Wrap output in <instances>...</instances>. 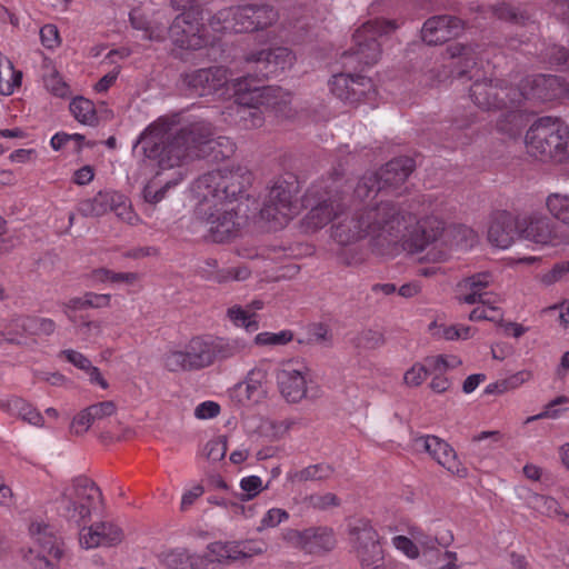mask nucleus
Here are the masks:
<instances>
[{"label":"nucleus","instance_id":"nucleus-39","mask_svg":"<svg viewBox=\"0 0 569 569\" xmlns=\"http://www.w3.org/2000/svg\"><path fill=\"white\" fill-rule=\"evenodd\" d=\"M227 319L237 328L247 332H254L259 329L258 315L250 312L241 305L230 306L226 311Z\"/></svg>","mask_w":569,"mask_h":569},{"label":"nucleus","instance_id":"nucleus-31","mask_svg":"<svg viewBox=\"0 0 569 569\" xmlns=\"http://www.w3.org/2000/svg\"><path fill=\"white\" fill-rule=\"evenodd\" d=\"M211 366L216 361L247 355L250 351L249 342L240 337L222 338L207 335Z\"/></svg>","mask_w":569,"mask_h":569},{"label":"nucleus","instance_id":"nucleus-35","mask_svg":"<svg viewBox=\"0 0 569 569\" xmlns=\"http://www.w3.org/2000/svg\"><path fill=\"white\" fill-rule=\"evenodd\" d=\"M520 237L536 244H548L553 241L551 221L546 217H530L525 228L520 229Z\"/></svg>","mask_w":569,"mask_h":569},{"label":"nucleus","instance_id":"nucleus-57","mask_svg":"<svg viewBox=\"0 0 569 569\" xmlns=\"http://www.w3.org/2000/svg\"><path fill=\"white\" fill-rule=\"evenodd\" d=\"M40 40L43 47L49 50L58 48L61 43L57 26L48 23L40 29Z\"/></svg>","mask_w":569,"mask_h":569},{"label":"nucleus","instance_id":"nucleus-63","mask_svg":"<svg viewBox=\"0 0 569 569\" xmlns=\"http://www.w3.org/2000/svg\"><path fill=\"white\" fill-rule=\"evenodd\" d=\"M61 353L70 363H72L78 369H80L84 372L88 369H90L91 361L81 352L72 350V349H68V350H63Z\"/></svg>","mask_w":569,"mask_h":569},{"label":"nucleus","instance_id":"nucleus-48","mask_svg":"<svg viewBox=\"0 0 569 569\" xmlns=\"http://www.w3.org/2000/svg\"><path fill=\"white\" fill-rule=\"evenodd\" d=\"M532 503H533V508L537 511H539L548 517H559V516L567 517V515L562 512L559 502L552 497L543 496V495H535L533 499H532Z\"/></svg>","mask_w":569,"mask_h":569},{"label":"nucleus","instance_id":"nucleus-43","mask_svg":"<svg viewBox=\"0 0 569 569\" xmlns=\"http://www.w3.org/2000/svg\"><path fill=\"white\" fill-rule=\"evenodd\" d=\"M333 475V468L328 463H317L308 466L293 476L298 481L326 480Z\"/></svg>","mask_w":569,"mask_h":569},{"label":"nucleus","instance_id":"nucleus-4","mask_svg":"<svg viewBox=\"0 0 569 569\" xmlns=\"http://www.w3.org/2000/svg\"><path fill=\"white\" fill-rule=\"evenodd\" d=\"M405 214V222L401 228L400 238L402 240V248L408 253H420L430 246L440 244L445 248H471L477 241V236L472 229L463 226L446 227L443 220L436 216H426L417 220L416 224L407 228V214Z\"/></svg>","mask_w":569,"mask_h":569},{"label":"nucleus","instance_id":"nucleus-1","mask_svg":"<svg viewBox=\"0 0 569 569\" xmlns=\"http://www.w3.org/2000/svg\"><path fill=\"white\" fill-rule=\"evenodd\" d=\"M211 122L199 117L173 113L159 117L137 138L133 148L142 146L144 162H154V177L143 187V199L152 204L160 202L168 189L184 179L182 167L193 158L203 156V148H220L221 158H229L236 150L226 137L213 139Z\"/></svg>","mask_w":569,"mask_h":569},{"label":"nucleus","instance_id":"nucleus-64","mask_svg":"<svg viewBox=\"0 0 569 569\" xmlns=\"http://www.w3.org/2000/svg\"><path fill=\"white\" fill-rule=\"evenodd\" d=\"M500 317H501V315L496 308H492V307L487 308L485 306L475 308L469 315V319L471 321H479V320L495 321Z\"/></svg>","mask_w":569,"mask_h":569},{"label":"nucleus","instance_id":"nucleus-22","mask_svg":"<svg viewBox=\"0 0 569 569\" xmlns=\"http://www.w3.org/2000/svg\"><path fill=\"white\" fill-rule=\"evenodd\" d=\"M286 540L307 553L317 555L333 549L336 538L329 528H308L306 530H289Z\"/></svg>","mask_w":569,"mask_h":569},{"label":"nucleus","instance_id":"nucleus-32","mask_svg":"<svg viewBox=\"0 0 569 569\" xmlns=\"http://www.w3.org/2000/svg\"><path fill=\"white\" fill-rule=\"evenodd\" d=\"M157 557L167 569H208L207 556L192 553L183 547L166 549Z\"/></svg>","mask_w":569,"mask_h":569},{"label":"nucleus","instance_id":"nucleus-7","mask_svg":"<svg viewBox=\"0 0 569 569\" xmlns=\"http://www.w3.org/2000/svg\"><path fill=\"white\" fill-rule=\"evenodd\" d=\"M279 19L278 12L267 4H246L219 10L209 20V28L217 34L263 30Z\"/></svg>","mask_w":569,"mask_h":569},{"label":"nucleus","instance_id":"nucleus-42","mask_svg":"<svg viewBox=\"0 0 569 569\" xmlns=\"http://www.w3.org/2000/svg\"><path fill=\"white\" fill-rule=\"evenodd\" d=\"M293 340V332L284 329L279 332L263 331L253 338V343L259 347H279L286 346Z\"/></svg>","mask_w":569,"mask_h":569},{"label":"nucleus","instance_id":"nucleus-8","mask_svg":"<svg viewBox=\"0 0 569 569\" xmlns=\"http://www.w3.org/2000/svg\"><path fill=\"white\" fill-rule=\"evenodd\" d=\"M100 502L99 487L87 477H78L62 491L58 510L68 522L79 527L91 519L92 510Z\"/></svg>","mask_w":569,"mask_h":569},{"label":"nucleus","instance_id":"nucleus-23","mask_svg":"<svg viewBox=\"0 0 569 569\" xmlns=\"http://www.w3.org/2000/svg\"><path fill=\"white\" fill-rule=\"evenodd\" d=\"M416 442L449 472L460 478L467 477V468L459 461L456 451L448 442L436 436H423L416 439Z\"/></svg>","mask_w":569,"mask_h":569},{"label":"nucleus","instance_id":"nucleus-58","mask_svg":"<svg viewBox=\"0 0 569 569\" xmlns=\"http://www.w3.org/2000/svg\"><path fill=\"white\" fill-rule=\"evenodd\" d=\"M88 409L91 412V418H93L96 422L101 421L108 417H111L117 412V406L111 400L91 405L88 407Z\"/></svg>","mask_w":569,"mask_h":569},{"label":"nucleus","instance_id":"nucleus-20","mask_svg":"<svg viewBox=\"0 0 569 569\" xmlns=\"http://www.w3.org/2000/svg\"><path fill=\"white\" fill-rule=\"evenodd\" d=\"M503 81L483 79L477 80L470 87V97L482 109H502L515 107L511 102L515 88L502 86Z\"/></svg>","mask_w":569,"mask_h":569},{"label":"nucleus","instance_id":"nucleus-18","mask_svg":"<svg viewBox=\"0 0 569 569\" xmlns=\"http://www.w3.org/2000/svg\"><path fill=\"white\" fill-rule=\"evenodd\" d=\"M309 368L299 361H287L276 372L280 395L289 403H298L307 396Z\"/></svg>","mask_w":569,"mask_h":569},{"label":"nucleus","instance_id":"nucleus-52","mask_svg":"<svg viewBox=\"0 0 569 569\" xmlns=\"http://www.w3.org/2000/svg\"><path fill=\"white\" fill-rule=\"evenodd\" d=\"M391 543L398 551L403 553L409 559L415 560L420 556L419 547L411 537L401 535L395 536L391 539Z\"/></svg>","mask_w":569,"mask_h":569},{"label":"nucleus","instance_id":"nucleus-47","mask_svg":"<svg viewBox=\"0 0 569 569\" xmlns=\"http://www.w3.org/2000/svg\"><path fill=\"white\" fill-rule=\"evenodd\" d=\"M93 278L101 282L110 281L113 283L123 282L133 284L138 281L139 274L136 272H114L106 268H100L93 271Z\"/></svg>","mask_w":569,"mask_h":569},{"label":"nucleus","instance_id":"nucleus-59","mask_svg":"<svg viewBox=\"0 0 569 569\" xmlns=\"http://www.w3.org/2000/svg\"><path fill=\"white\" fill-rule=\"evenodd\" d=\"M44 86L48 91L60 98L69 93V87L57 72H52L44 78Z\"/></svg>","mask_w":569,"mask_h":569},{"label":"nucleus","instance_id":"nucleus-27","mask_svg":"<svg viewBox=\"0 0 569 569\" xmlns=\"http://www.w3.org/2000/svg\"><path fill=\"white\" fill-rule=\"evenodd\" d=\"M123 539L122 530L110 521L83 526L79 531V543L83 549L112 547Z\"/></svg>","mask_w":569,"mask_h":569},{"label":"nucleus","instance_id":"nucleus-41","mask_svg":"<svg viewBox=\"0 0 569 569\" xmlns=\"http://www.w3.org/2000/svg\"><path fill=\"white\" fill-rule=\"evenodd\" d=\"M542 63L563 71L569 59V51L559 44H548L539 53Z\"/></svg>","mask_w":569,"mask_h":569},{"label":"nucleus","instance_id":"nucleus-46","mask_svg":"<svg viewBox=\"0 0 569 569\" xmlns=\"http://www.w3.org/2000/svg\"><path fill=\"white\" fill-rule=\"evenodd\" d=\"M21 326L31 335L49 336L56 330V323L49 318L28 317L22 319Z\"/></svg>","mask_w":569,"mask_h":569},{"label":"nucleus","instance_id":"nucleus-62","mask_svg":"<svg viewBox=\"0 0 569 569\" xmlns=\"http://www.w3.org/2000/svg\"><path fill=\"white\" fill-rule=\"evenodd\" d=\"M220 406L214 401H203L194 409V416L198 419H211L219 415Z\"/></svg>","mask_w":569,"mask_h":569},{"label":"nucleus","instance_id":"nucleus-37","mask_svg":"<svg viewBox=\"0 0 569 569\" xmlns=\"http://www.w3.org/2000/svg\"><path fill=\"white\" fill-rule=\"evenodd\" d=\"M22 72L8 58H0V94L11 96L21 86Z\"/></svg>","mask_w":569,"mask_h":569},{"label":"nucleus","instance_id":"nucleus-13","mask_svg":"<svg viewBox=\"0 0 569 569\" xmlns=\"http://www.w3.org/2000/svg\"><path fill=\"white\" fill-rule=\"evenodd\" d=\"M180 79L182 86L194 94L218 96L224 99L232 97V83L239 78L231 79V73L226 67L212 66L186 71Z\"/></svg>","mask_w":569,"mask_h":569},{"label":"nucleus","instance_id":"nucleus-25","mask_svg":"<svg viewBox=\"0 0 569 569\" xmlns=\"http://www.w3.org/2000/svg\"><path fill=\"white\" fill-rule=\"evenodd\" d=\"M461 365L456 356L438 355L425 358L423 362L413 363L403 375L408 387H419L430 373L447 372Z\"/></svg>","mask_w":569,"mask_h":569},{"label":"nucleus","instance_id":"nucleus-10","mask_svg":"<svg viewBox=\"0 0 569 569\" xmlns=\"http://www.w3.org/2000/svg\"><path fill=\"white\" fill-rule=\"evenodd\" d=\"M351 550L361 569H389L380 536L371 522L358 519L348 529Z\"/></svg>","mask_w":569,"mask_h":569},{"label":"nucleus","instance_id":"nucleus-30","mask_svg":"<svg viewBox=\"0 0 569 569\" xmlns=\"http://www.w3.org/2000/svg\"><path fill=\"white\" fill-rule=\"evenodd\" d=\"M493 282V276L488 272H478L467 277L457 284V299L460 303H485V290Z\"/></svg>","mask_w":569,"mask_h":569},{"label":"nucleus","instance_id":"nucleus-51","mask_svg":"<svg viewBox=\"0 0 569 569\" xmlns=\"http://www.w3.org/2000/svg\"><path fill=\"white\" fill-rule=\"evenodd\" d=\"M408 533L417 546L423 550H436L439 545L438 538L426 533L420 527L411 525L408 527Z\"/></svg>","mask_w":569,"mask_h":569},{"label":"nucleus","instance_id":"nucleus-3","mask_svg":"<svg viewBox=\"0 0 569 569\" xmlns=\"http://www.w3.org/2000/svg\"><path fill=\"white\" fill-rule=\"evenodd\" d=\"M403 222L401 207L391 201H381L351 213H347L343 207L340 219L332 224L331 237L341 246L369 238L378 253L385 254L398 244Z\"/></svg>","mask_w":569,"mask_h":569},{"label":"nucleus","instance_id":"nucleus-40","mask_svg":"<svg viewBox=\"0 0 569 569\" xmlns=\"http://www.w3.org/2000/svg\"><path fill=\"white\" fill-rule=\"evenodd\" d=\"M70 112L77 121L86 126H94L98 121L97 111L91 100L77 97L70 102Z\"/></svg>","mask_w":569,"mask_h":569},{"label":"nucleus","instance_id":"nucleus-53","mask_svg":"<svg viewBox=\"0 0 569 569\" xmlns=\"http://www.w3.org/2000/svg\"><path fill=\"white\" fill-rule=\"evenodd\" d=\"M227 439L217 437L209 440L204 446V455L211 461H220L227 453Z\"/></svg>","mask_w":569,"mask_h":569},{"label":"nucleus","instance_id":"nucleus-9","mask_svg":"<svg viewBox=\"0 0 569 569\" xmlns=\"http://www.w3.org/2000/svg\"><path fill=\"white\" fill-rule=\"evenodd\" d=\"M29 535L33 546L21 549L22 558L33 569H61L60 561L64 556L63 543L50 527L41 522H32Z\"/></svg>","mask_w":569,"mask_h":569},{"label":"nucleus","instance_id":"nucleus-33","mask_svg":"<svg viewBox=\"0 0 569 569\" xmlns=\"http://www.w3.org/2000/svg\"><path fill=\"white\" fill-rule=\"evenodd\" d=\"M415 162L409 157H400L390 160L378 172L383 189L397 188L401 186L411 174Z\"/></svg>","mask_w":569,"mask_h":569},{"label":"nucleus","instance_id":"nucleus-56","mask_svg":"<svg viewBox=\"0 0 569 569\" xmlns=\"http://www.w3.org/2000/svg\"><path fill=\"white\" fill-rule=\"evenodd\" d=\"M96 423V420L91 418V412L88 407L76 415L71 422V432L74 435L86 433L90 427Z\"/></svg>","mask_w":569,"mask_h":569},{"label":"nucleus","instance_id":"nucleus-24","mask_svg":"<svg viewBox=\"0 0 569 569\" xmlns=\"http://www.w3.org/2000/svg\"><path fill=\"white\" fill-rule=\"evenodd\" d=\"M463 30V22L449 14L433 16L421 28V38L429 46H438L458 37Z\"/></svg>","mask_w":569,"mask_h":569},{"label":"nucleus","instance_id":"nucleus-12","mask_svg":"<svg viewBox=\"0 0 569 569\" xmlns=\"http://www.w3.org/2000/svg\"><path fill=\"white\" fill-rule=\"evenodd\" d=\"M397 28L393 21L373 20L363 23L352 36V47L343 53L346 59L355 58L360 66L376 64L381 57L378 38Z\"/></svg>","mask_w":569,"mask_h":569},{"label":"nucleus","instance_id":"nucleus-49","mask_svg":"<svg viewBox=\"0 0 569 569\" xmlns=\"http://www.w3.org/2000/svg\"><path fill=\"white\" fill-rule=\"evenodd\" d=\"M291 427V422L288 420H264L260 425V432L262 436L270 440H279L283 438Z\"/></svg>","mask_w":569,"mask_h":569},{"label":"nucleus","instance_id":"nucleus-50","mask_svg":"<svg viewBox=\"0 0 569 569\" xmlns=\"http://www.w3.org/2000/svg\"><path fill=\"white\" fill-rule=\"evenodd\" d=\"M269 483L262 485V480L258 476L243 477L240 480V488L243 491L241 500H251L257 497L263 489H267Z\"/></svg>","mask_w":569,"mask_h":569},{"label":"nucleus","instance_id":"nucleus-17","mask_svg":"<svg viewBox=\"0 0 569 569\" xmlns=\"http://www.w3.org/2000/svg\"><path fill=\"white\" fill-rule=\"evenodd\" d=\"M299 212V206L292 201L291 191L283 186L274 184L260 210L261 218L270 223V228H282Z\"/></svg>","mask_w":569,"mask_h":569},{"label":"nucleus","instance_id":"nucleus-61","mask_svg":"<svg viewBox=\"0 0 569 569\" xmlns=\"http://www.w3.org/2000/svg\"><path fill=\"white\" fill-rule=\"evenodd\" d=\"M569 399L566 396H559L547 405L545 411L540 412L537 416L530 417L528 421L542 418L556 419L560 416V410L555 409V407L567 403Z\"/></svg>","mask_w":569,"mask_h":569},{"label":"nucleus","instance_id":"nucleus-15","mask_svg":"<svg viewBox=\"0 0 569 569\" xmlns=\"http://www.w3.org/2000/svg\"><path fill=\"white\" fill-rule=\"evenodd\" d=\"M77 211L86 218H100L108 212H114L119 219L129 224H136L139 221L128 198L111 189L101 190L93 197L81 200Z\"/></svg>","mask_w":569,"mask_h":569},{"label":"nucleus","instance_id":"nucleus-29","mask_svg":"<svg viewBox=\"0 0 569 569\" xmlns=\"http://www.w3.org/2000/svg\"><path fill=\"white\" fill-rule=\"evenodd\" d=\"M518 234L520 236V223L513 214L507 211L495 214L488 230V240L492 246L508 249Z\"/></svg>","mask_w":569,"mask_h":569},{"label":"nucleus","instance_id":"nucleus-6","mask_svg":"<svg viewBox=\"0 0 569 569\" xmlns=\"http://www.w3.org/2000/svg\"><path fill=\"white\" fill-rule=\"evenodd\" d=\"M525 143L530 156L562 163L568 160L569 127L559 118H539L528 129Z\"/></svg>","mask_w":569,"mask_h":569},{"label":"nucleus","instance_id":"nucleus-38","mask_svg":"<svg viewBox=\"0 0 569 569\" xmlns=\"http://www.w3.org/2000/svg\"><path fill=\"white\" fill-rule=\"evenodd\" d=\"M382 190L385 189L378 172H367L357 182L353 199L363 202L373 199Z\"/></svg>","mask_w":569,"mask_h":569},{"label":"nucleus","instance_id":"nucleus-5","mask_svg":"<svg viewBox=\"0 0 569 569\" xmlns=\"http://www.w3.org/2000/svg\"><path fill=\"white\" fill-rule=\"evenodd\" d=\"M232 97H234L231 109L244 129H254L263 124L264 118L260 106L274 110L277 113L289 117V104L291 94L278 87H258L253 84L250 77H241L232 83Z\"/></svg>","mask_w":569,"mask_h":569},{"label":"nucleus","instance_id":"nucleus-21","mask_svg":"<svg viewBox=\"0 0 569 569\" xmlns=\"http://www.w3.org/2000/svg\"><path fill=\"white\" fill-rule=\"evenodd\" d=\"M244 60L258 64L262 74L269 77L290 69L296 62V54L289 48L276 47L249 51Z\"/></svg>","mask_w":569,"mask_h":569},{"label":"nucleus","instance_id":"nucleus-60","mask_svg":"<svg viewBox=\"0 0 569 569\" xmlns=\"http://www.w3.org/2000/svg\"><path fill=\"white\" fill-rule=\"evenodd\" d=\"M220 268L216 259H207L202 266L199 267L198 273L203 280L217 283Z\"/></svg>","mask_w":569,"mask_h":569},{"label":"nucleus","instance_id":"nucleus-55","mask_svg":"<svg viewBox=\"0 0 569 569\" xmlns=\"http://www.w3.org/2000/svg\"><path fill=\"white\" fill-rule=\"evenodd\" d=\"M448 56L451 58V59H456V58H460L465 61V66L466 67H469L470 62H472V64H475V48L471 47V46H466V44H462V43H453V44H450L447 49H446Z\"/></svg>","mask_w":569,"mask_h":569},{"label":"nucleus","instance_id":"nucleus-54","mask_svg":"<svg viewBox=\"0 0 569 569\" xmlns=\"http://www.w3.org/2000/svg\"><path fill=\"white\" fill-rule=\"evenodd\" d=\"M289 518L288 512L281 508H271L268 510L260 521V526L258 530H263L267 528H274L281 522L286 521Z\"/></svg>","mask_w":569,"mask_h":569},{"label":"nucleus","instance_id":"nucleus-16","mask_svg":"<svg viewBox=\"0 0 569 569\" xmlns=\"http://www.w3.org/2000/svg\"><path fill=\"white\" fill-rule=\"evenodd\" d=\"M569 92L565 79L555 74H536L526 77L519 89L515 88L511 102L520 104L522 100L540 102L552 101L566 97Z\"/></svg>","mask_w":569,"mask_h":569},{"label":"nucleus","instance_id":"nucleus-14","mask_svg":"<svg viewBox=\"0 0 569 569\" xmlns=\"http://www.w3.org/2000/svg\"><path fill=\"white\" fill-rule=\"evenodd\" d=\"M162 365L172 373L199 371L210 367L207 335L194 336L184 345L170 348L162 356Z\"/></svg>","mask_w":569,"mask_h":569},{"label":"nucleus","instance_id":"nucleus-45","mask_svg":"<svg viewBox=\"0 0 569 569\" xmlns=\"http://www.w3.org/2000/svg\"><path fill=\"white\" fill-rule=\"evenodd\" d=\"M250 276L251 269L244 263L221 267L217 283L227 284L233 281H246L250 278Z\"/></svg>","mask_w":569,"mask_h":569},{"label":"nucleus","instance_id":"nucleus-28","mask_svg":"<svg viewBox=\"0 0 569 569\" xmlns=\"http://www.w3.org/2000/svg\"><path fill=\"white\" fill-rule=\"evenodd\" d=\"M270 366L266 361L258 362L250 369L243 381L239 382L234 390L243 393L252 403H259L268 396Z\"/></svg>","mask_w":569,"mask_h":569},{"label":"nucleus","instance_id":"nucleus-36","mask_svg":"<svg viewBox=\"0 0 569 569\" xmlns=\"http://www.w3.org/2000/svg\"><path fill=\"white\" fill-rule=\"evenodd\" d=\"M1 407L11 416L19 417L32 426L42 427L44 423V419L40 411L22 398L16 397L8 399L2 402Z\"/></svg>","mask_w":569,"mask_h":569},{"label":"nucleus","instance_id":"nucleus-26","mask_svg":"<svg viewBox=\"0 0 569 569\" xmlns=\"http://www.w3.org/2000/svg\"><path fill=\"white\" fill-rule=\"evenodd\" d=\"M129 19L132 28L142 32V39L157 42L164 40L167 26L161 20L160 13L151 6L141 4L133 8Z\"/></svg>","mask_w":569,"mask_h":569},{"label":"nucleus","instance_id":"nucleus-19","mask_svg":"<svg viewBox=\"0 0 569 569\" xmlns=\"http://www.w3.org/2000/svg\"><path fill=\"white\" fill-rule=\"evenodd\" d=\"M169 36L177 47L186 50H198L214 41L209 39L204 33V27L191 12H182L174 18L169 28Z\"/></svg>","mask_w":569,"mask_h":569},{"label":"nucleus","instance_id":"nucleus-2","mask_svg":"<svg viewBox=\"0 0 569 569\" xmlns=\"http://www.w3.org/2000/svg\"><path fill=\"white\" fill-rule=\"evenodd\" d=\"M250 183L251 173L241 167L213 170L193 182L199 212L209 226L212 241H228L246 224L248 217L240 200Z\"/></svg>","mask_w":569,"mask_h":569},{"label":"nucleus","instance_id":"nucleus-44","mask_svg":"<svg viewBox=\"0 0 569 569\" xmlns=\"http://www.w3.org/2000/svg\"><path fill=\"white\" fill-rule=\"evenodd\" d=\"M549 212L563 223L569 224V197L560 193H552L546 201Z\"/></svg>","mask_w":569,"mask_h":569},{"label":"nucleus","instance_id":"nucleus-11","mask_svg":"<svg viewBox=\"0 0 569 569\" xmlns=\"http://www.w3.org/2000/svg\"><path fill=\"white\" fill-rule=\"evenodd\" d=\"M306 207H310L309 212L302 219V228L307 232L317 231L330 221L340 219L343 208V197L337 188L330 187L325 193H320L316 186H312L303 198Z\"/></svg>","mask_w":569,"mask_h":569},{"label":"nucleus","instance_id":"nucleus-34","mask_svg":"<svg viewBox=\"0 0 569 569\" xmlns=\"http://www.w3.org/2000/svg\"><path fill=\"white\" fill-rule=\"evenodd\" d=\"M357 87H370V79L362 76H352L349 73H337L329 81V88L332 94L340 100L347 101L359 91H355Z\"/></svg>","mask_w":569,"mask_h":569}]
</instances>
